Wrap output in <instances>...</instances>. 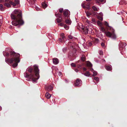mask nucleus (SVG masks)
<instances>
[{
    "instance_id": "obj_36",
    "label": "nucleus",
    "mask_w": 127,
    "mask_h": 127,
    "mask_svg": "<svg viewBox=\"0 0 127 127\" xmlns=\"http://www.w3.org/2000/svg\"><path fill=\"white\" fill-rule=\"evenodd\" d=\"M9 1V0H3L2 1L1 0H0V2H2V1L3 2H8Z\"/></svg>"
},
{
    "instance_id": "obj_22",
    "label": "nucleus",
    "mask_w": 127,
    "mask_h": 127,
    "mask_svg": "<svg viewBox=\"0 0 127 127\" xmlns=\"http://www.w3.org/2000/svg\"><path fill=\"white\" fill-rule=\"evenodd\" d=\"M92 8L94 11H97L98 9H99V8H97L95 6H92Z\"/></svg>"
},
{
    "instance_id": "obj_25",
    "label": "nucleus",
    "mask_w": 127,
    "mask_h": 127,
    "mask_svg": "<svg viewBox=\"0 0 127 127\" xmlns=\"http://www.w3.org/2000/svg\"><path fill=\"white\" fill-rule=\"evenodd\" d=\"M87 64L88 66L89 67H92V64L90 62H88L87 63Z\"/></svg>"
},
{
    "instance_id": "obj_43",
    "label": "nucleus",
    "mask_w": 127,
    "mask_h": 127,
    "mask_svg": "<svg viewBox=\"0 0 127 127\" xmlns=\"http://www.w3.org/2000/svg\"><path fill=\"white\" fill-rule=\"evenodd\" d=\"M101 45L102 46V47H103L104 48H105V46H104V43H101Z\"/></svg>"
},
{
    "instance_id": "obj_38",
    "label": "nucleus",
    "mask_w": 127,
    "mask_h": 127,
    "mask_svg": "<svg viewBox=\"0 0 127 127\" xmlns=\"http://www.w3.org/2000/svg\"><path fill=\"white\" fill-rule=\"evenodd\" d=\"M97 23L98 25L100 26H101L102 25L101 23L99 21H97Z\"/></svg>"
},
{
    "instance_id": "obj_12",
    "label": "nucleus",
    "mask_w": 127,
    "mask_h": 127,
    "mask_svg": "<svg viewBox=\"0 0 127 127\" xmlns=\"http://www.w3.org/2000/svg\"><path fill=\"white\" fill-rule=\"evenodd\" d=\"M11 19L13 20L17 19H19V17H18V15L16 17L15 15L13 14H11Z\"/></svg>"
},
{
    "instance_id": "obj_23",
    "label": "nucleus",
    "mask_w": 127,
    "mask_h": 127,
    "mask_svg": "<svg viewBox=\"0 0 127 127\" xmlns=\"http://www.w3.org/2000/svg\"><path fill=\"white\" fill-rule=\"evenodd\" d=\"M85 13L86 14L87 16L88 17H89V16L91 15V13L89 11H85Z\"/></svg>"
},
{
    "instance_id": "obj_45",
    "label": "nucleus",
    "mask_w": 127,
    "mask_h": 127,
    "mask_svg": "<svg viewBox=\"0 0 127 127\" xmlns=\"http://www.w3.org/2000/svg\"><path fill=\"white\" fill-rule=\"evenodd\" d=\"M63 10V9L62 8L60 9H59V11L60 13L62 12Z\"/></svg>"
},
{
    "instance_id": "obj_26",
    "label": "nucleus",
    "mask_w": 127,
    "mask_h": 127,
    "mask_svg": "<svg viewBox=\"0 0 127 127\" xmlns=\"http://www.w3.org/2000/svg\"><path fill=\"white\" fill-rule=\"evenodd\" d=\"M4 5L7 7H11V6L10 4L8 3H5L4 4Z\"/></svg>"
},
{
    "instance_id": "obj_60",
    "label": "nucleus",
    "mask_w": 127,
    "mask_h": 127,
    "mask_svg": "<svg viewBox=\"0 0 127 127\" xmlns=\"http://www.w3.org/2000/svg\"><path fill=\"white\" fill-rule=\"evenodd\" d=\"M91 0H86V1H91Z\"/></svg>"
},
{
    "instance_id": "obj_18",
    "label": "nucleus",
    "mask_w": 127,
    "mask_h": 127,
    "mask_svg": "<svg viewBox=\"0 0 127 127\" xmlns=\"http://www.w3.org/2000/svg\"><path fill=\"white\" fill-rule=\"evenodd\" d=\"M65 23L69 25H70L71 24V21L69 19H66L65 21Z\"/></svg>"
},
{
    "instance_id": "obj_16",
    "label": "nucleus",
    "mask_w": 127,
    "mask_h": 127,
    "mask_svg": "<svg viewBox=\"0 0 127 127\" xmlns=\"http://www.w3.org/2000/svg\"><path fill=\"white\" fill-rule=\"evenodd\" d=\"M42 5L44 8H45L47 6V5L46 4L45 2L41 3Z\"/></svg>"
},
{
    "instance_id": "obj_48",
    "label": "nucleus",
    "mask_w": 127,
    "mask_h": 127,
    "mask_svg": "<svg viewBox=\"0 0 127 127\" xmlns=\"http://www.w3.org/2000/svg\"><path fill=\"white\" fill-rule=\"evenodd\" d=\"M64 24L62 23H61L59 24V25L60 26H61L62 27L63 26H64Z\"/></svg>"
},
{
    "instance_id": "obj_30",
    "label": "nucleus",
    "mask_w": 127,
    "mask_h": 127,
    "mask_svg": "<svg viewBox=\"0 0 127 127\" xmlns=\"http://www.w3.org/2000/svg\"><path fill=\"white\" fill-rule=\"evenodd\" d=\"M64 28L66 30L68 29L69 28V26H67L65 24L64 25Z\"/></svg>"
},
{
    "instance_id": "obj_62",
    "label": "nucleus",
    "mask_w": 127,
    "mask_h": 127,
    "mask_svg": "<svg viewBox=\"0 0 127 127\" xmlns=\"http://www.w3.org/2000/svg\"><path fill=\"white\" fill-rule=\"evenodd\" d=\"M93 21L94 22H95V20H93Z\"/></svg>"
},
{
    "instance_id": "obj_54",
    "label": "nucleus",
    "mask_w": 127,
    "mask_h": 127,
    "mask_svg": "<svg viewBox=\"0 0 127 127\" xmlns=\"http://www.w3.org/2000/svg\"><path fill=\"white\" fill-rule=\"evenodd\" d=\"M75 71L76 72H78V70L77 69H76L75 70Z\"/></svg>"
},
{
    "instance_id": "obj_24",
    "label": "nucleus",
    "mask_w": 127,
    "mask_h": 127,
    "mask_svg": "<svg viewBox=\"0 0 127 127\" xmlns=\"http://www.w3.org/2000/svg\"><path fill=\"white\" fill-rule=\"evenodd\" d=\"M90 3H88L86 5L85 8L88 9H90Z\"/></svg>"
},
{
    "instance_id": "obj_14",
    "label": "nucleus",
    "mask_w": 127,
    "mask_h": 127,
    "mask_svg": "<svg viewBox=\"0 0 127 127\" xmlns=\"http://www.w3.org/2000/svg\"><path fill=\"white\" fill-rule=\"evenodd\" d=\"M14 13L15 14H18V15L20 14H21V16H22V14L21 12H19L17 9H15L14 11Z\"/></svg>"
},
{
    "instance_id": "obj_41",
    "label": "nucleus",
    "mask_w": 127,
    "mask_h": 127,
    "mask_svg": "<svg viewBox=\"0 0 127 127\" xmlns=\"http://www.w3.org/2000/svg\"><path fill=\"white\" fill-rule=\"evenodd\" d=\"M67 50V48L66 47L64 48L63 49V50L64 52H65Z\"/></svg>"
},
{
    "instance_id": "obj_11",
    "label": "nucleus",
    "mask_w": 127,
    "mask_h": 127,
    "mask_svg": "<svg viewBox=\"0 0 127 127\" xmlns=\"http://www.w3.org/2000/svg\"><path fill=\"white\" fill-rule=\"evenodd\" d=\"M125 45V43L120 44L119 45L120 50V51L122 50H123L122 49L124 47Z\"/></svg>"
},
{
    "instance_id": "obj_46",
    "label": "nucleus",
    "mask_w": 127,
    "mask_h": 127,
    "mask_svg": "<svg viewBox=\"0 0 127 127\" xmlns=\"http://www.w3.org/2000/svg\"><path fill=\"white\" fill-rule=\"evenodd\" d=\"M35 8V9L37 11H39L40 10V8L37 7H36Z\"/></svg>"
},
{
    "instance_id": "obj_2",
    "label": "nucleus",
    "mask_w": 127,
    "mask_h": 127,
    "mask_svg": "<svg viewBox=\"0 0 127 127\" xmlns=\"http://www.w3.org/2000/svg\"><path fill=\"white\" fill-rule=\"evenodd\" d=\"M34 69L35 72V74L33 75L31 73L29 75L27 72H25L24 74L25 77L29 78V80L32 81L33 83L37 82V80L39 78V69L37 66L35 65H34Z\"/></svg>"
},
{
    "instance_id": "obj_40",
    "label": "nucleus",
    "mask_w": 127,
    "mask_h": 127,
    "mask_svg": "<svg viewBox=\"0 0 127 127\" xmlns=\"http://www.w3.org/2000/svg\"><path fill=\"white\" fill-rule=\"evenodd\" d=\"M104 24L105 25L108 26V27H109V26L108 25V24L107 22L105 21L104 22Z\"/></svg>"
},
{
    "instance_id": "obj_61",
    "label": "nucleus",
    "mask_w": 127,
    "mask_h": 127,
    "mask_svg": "<svg viewBox=\"0 0 127 127\" xmlns=\"http://www.w3.org/2000/svg\"><path fill=\"white\" fill-rule=\"evenodd\" d=\"M96 3H99V2H98V1H97L96 2Z\"/></svg>"
},
{
    "instance_id": "obj_34",
    "label": "nucleus",
    "mask_w": 127,
    "mask_h": 127,
    "mask_svg": "<svg viewBox=\"0 0 127 127\" xmlns=\"http://www.w3.org/2000/svg\"><path fill=\"white\" fill-rule=\"evenodd\" d=\"M98 18L100 20H102L103 19L102 17L100 16H98Z\"/></svg>"
},
{
    "instance_id": "obj_5",
    "label": "nucleus",
    "mask_w": 127,
    "mask_h": 127,
    "mask_svg": "<svg viewBox=\"0 0 127 127\" xmlns=\"http://www.w3.org/2000/svg\"><path fill=\"white\" fill-rule=\"evenodd\" d=\"M81 28L82 30L86 34H87L88 33L89 26H88L86 27H84L82 26Z\"/></svg>"
},
{
    "instance_id": "obj_39",
    "label": "nucleus",
    "mask_w": 127,
    "mask_h": 127,
    "mask_svg": "<svg viewBox=\"0 0 127 127\" xmlns=\"http://www.w3.org/2000/svg\"><path fill=\"white\" fill-rule=\"evenodd\" d=\"M0 9L1 10H3V5L1 4L0 5Z\"/></svg>"
},
{
    "instance_id": "obj_42",
    "label": "nucleus",
    "mask_w": 127,
    "mask_h": 127,
    "mask_svg": "<svg viewBox=\"0 0 127 127\" xmlns=\"http://www.w3.org/2000/svg\"><path fill=\"white\" fill-rule=\"evenodd\" d=\"M81 6H82V7H83V8H85L86 7L85 6V5L84 3H82Z\"/></svg>"
},
{
    "instance_id": "obj_37",
    "label": "nucleus",
    "mask_w": 127,
    "mask_h": 127,
    "mask_svg": "<svg viewBox=\"0 0 127 127\" xmlns=\"http://www.w3.org/2000/svg\"><path fill=\"white\" fill-rule=\"evenodd\" d=\"M15 3L17 4H18L19 3V0H15L14 1Z\"/></svg>"
},
{
    "instance_id": "obj_17",
    "label": "nucleus",
    "mask_w": 127,
    "mask_h": 127,
    "mask_svg": "<svg viewBox=\"0 0 127 127\" xmlns=\"http://www.w3.org/2000/svg\"><path fill=\"white\" fill-rule=\"evenodd\" d=\"M45 96L47 98L49 99L51 97V95L49 93H47L45 94Z\"/></svg>"
},
{
    "instance_id": "obj_44",
    "label": "nucleus",
    "mask_w": 127,
    "mask_h": 127,
    "mask_svg": "<svg viewBox=\"0 0 127 127\" xmlns=\"http://www.w3.org/2000/svg\"><path fill=\"white\" fill-rule=\"evenodd\" d=\"M99 53L100 55H101L103 54V53L102 51L100 50L99 52Z\"/></svg>"
},
{
    "instance_id": "obj_7",
    "label": "nucleus",
    "mask_w": 127,
    "mask_h": 127,
    "mask_svg": "<svg viewBox=\"0 0 127 127\" xmlns=\"http://www.w3.org/2000/svg\"><path fill=\"white\" fill-rule=\"evenodd\" d=\"M82 84V82L80 79H76V82L74 84L75 86H81Z\"/></svg>"
},
{
    "instance_id": "obj_59",
    "label": "nucleus",
    "mask_w": 127,
    "mask_h": 127,
    "mask_svg": "<svg viewBox=\"0 0 127 127\" xmlns=\"http://www.w3.org/2000/svg\"><path fill=\"white\" fill-rule=\"evenodd\" d=\"M122 2V3H123L124 2V1H123H123H121V2H119V3H121V2Z\"/></svg>"
},
{
    "instance_id": "obj_32",
    "label": "nucleus",
    "mask_w": 127,
    "mask_h": 127,
    "mask_svg": "<svg viewBox=\"0 0 127 127\" xmlns=\"http://www.w3.org/2000/svg\"><path fill=\"white\" fill-rule=\"evenodd\" d=\"M3 55L4 56H8L9 55V54L8 53L6 52H5L3 51Z\"/></svg>"
},
{
    "instance_id": "obj_50",
    "label": "nucleus",
    "mask_w": 127,
    "mask_h": 127,
    "mask_svg": "<svg viewBox=\"0 0 127 127\" xmlns=\"http://www.w3.org/2000/svg\"><path fill=\"white\" fill-rule=\"evenodd\" d=\"M99 15H100V16L102 17L103 16V14L102 13L100 12L99 14Z\"/></svg>"
},
{
    "instance_id": "obj_4",
    "label": "nucleus",
    "mask_w": 127,
    "mask_h": 127,
    "mask_svg": "<svg viewBox=\"0 0 127 127\" xmlns=\"http://www.w3.org/2000/svg\"><path fill=\"white\" fill-rule=\"evenodd\" d=\"M18 17H19L18 19H16V20L15 21L12 22V23L13 25L16 26L18 25H21L24 24V22L22 19V17L21 14H19L18 15Z\"/></svg>"
},
{
    "instance_id": "obj_35",
    "label": "nucleus",
    "mask_w": 127,
    "mask_h": 127,
    "mask_svg": "<svg viewBox=\"0 0 127 127\" xmlns=\"http://www.w3.org/2000/svg\"><path fill=\"white\" fill-rule=\"evenodd\" d=\"M70 64H71V66H72V67H76L75 64L74 63H72Z\"/></svg>"
},
{
    "instance_id": "obj_10",
    "label": "nucleus",
    "mask_w": 127,
    "mask_h": 127,
    "mask_svg": "<svg viewBox=\"0 0 127 127\" xmlns=\"http://www.w3.org/2000/svg\"><path fill=\"white\" fill-rule=\"evenodd\" d=\"M53 63L55 64H57L59 63L58 60L57 58H54L53 59Z\"/></svg>"
},
{
    "instance_id": "obj_57",
    "label": "nucleus",
    "mask_w": 127,
    "mask_h": 127,
    "mask_svg": "<svg viewBox=\"0 0 127 127\" xmlns=\"http://www.w3.org/2000/svg\"><path fill=\"white\" fill-rule=\"evenodd\" d=\"M54 68H55L56 70H58V69L57 67H54Z\"/></svg>"
},
{
    "instance_id": "obj_1",
    "label": "nucleus",
    "mask_w": 127,
    "mask_h": 127,
    "mask_svg": "<svg viewBox=\"0 0 127 127\" xmlns=\"http://www.w3.org/2000/svg\"><path fill=\"white\" fill-rule=\"evenodd\" d=\"M10 54L13 55L14 57L10 59L5 58V61L10 65L12 64V66L14 67H15L17 66L18 63L20 62V55L18 53H16L14 52H11Z\"/></svg>"
},
{
    "instance_id": "obj_33",
    "label": "nucleus",
    "mask_w": 127,
    "mask_h": 127,
    "mask_svg": "<svg viewBox=\"0 0 127 127\" xmlns=\"http://www.w3.org/2000/svg\"><path fill=\"white\" fill-rule=\"evenodd\" d=\"M94 79L97 81H99V78H98L97 77H95L94 78Z\"/></svg>"
},
{
    "instance_id": "obj_20",
    "label": "nucleus",
    "mask_w": 127,
    "mask_h": 127,
    "mask_svg": "<svg viewBox=\"0 0 127 127\" xmlns=\"http://www.w3.org/2000/svg\"><path fill=\"white\" fill-rule=\"evenodd\" d=\"M105 68L108 71H110L112 69L111 67L109 66H106Z\"/></svg>"
},
{
    "instance_id": "obj_56",
    "label": "nucleus",
    "mask_w": 127,
    "mask_h": 127,
    "mask_svg": "<svg viewBox=\"0 0 127 127\" xmlns=\"http://www.w3.org/2000/svg\"><path fill=\"white\" fill-rule=\"evenodd\" d=\"M92 43H91L90 42L89 43V45L90 46H91L92 45Z\"/></svg>"
},
{
    "instance_id": "obj_6",
    "label": "nucleus",
    "mask_w": 127,
    "mask_h": 127,
    "mask_svg": "<svg viewBox=\"0 0 127 127\" xmlns=\"http://www.w3.org/2000/svg\"><path fill=\"white\" fill-rule=\"evenodd\" d=\"M55 15L57 17V22L58 23H60L62 19L60 14L58 13H56Z\"/></svg>"
},
{
    "instance_id": "obj_53",
    "label": "nucleus",
    "mask_w": 127,
    "mask_h": 127,
    "mask_svg": "<svg viewBox=\"0 0 127 127\" xmlns=\"http://www.w3.org/2000/svg\"><path fill=\"white\" fill-rule=\"evenodd\" d=\"M101 30L103 32L104 31V30L103 28L102 27L101 28Z\"/></svg>"
},
{
    "instance_id": "obj_29",
    "label": "nucleus",
    "mask_w": 127,
    "mask_h": 127,
    "mask_svg": "<svg viewBox=\"0 0 127 127\" xmlns=\"http://www.w3.org/2000/svg\"><path fill=\"white\" fill-rule=\"evenodd\" d=\"M33 68H32L30 67V68H28L27 70V71L30 72H31L32 71Z\"/></svg>"
},
{
    "instance_id": "obj_63",
    "label": "nucleus",
    "mask_w": 127,
    "mask_h": 127,
    "mask_svg": "<svg viewBox=\"0 0 127 127\" xmlns=\"http://www.w3.org/2000/svg\"><path fill=\"white\" fill-rule=\"evenodd\" d=\"M78 62L77 61V62H76V63H78Z\"/></svg>"
},
{
    "instance_id": "obj_52",
    "label": "nucleus",
    "mask_w": 127,
    "mask_h": 127,
    "mask_svg": "<svg viewBox=\"0 0 127 127\" xmlns=\"http://www.w3.org/2000/svg\"><path fill=\"white\" fill-rule=\"evenodd\" d=\"M78 67L79 68H81V65H79L78 66Z\"/></svg>"
},
{
    "instance_id": "obj_19",
    "label": "nucleus",
    "mask_w": 127,
    "mask_h": 127,
    "mask_svg": "<svg viewBox=\"0 0 127 127\" xmlns=\"http://www.w3.org/2000/svg\"><path fill=\"white\" fill-rule=\"evenodd\" d=\"M9 3L11 4L14 7L15 6H16V5L17 4L16 3L12 2V1H9Z\"/></svg>"
},
{
    "instance_id": "obj_49",
    "label": "nucleus",
    "mask_w": 127,
    "mask_h": 127,
    "mask_svg": "<svg viewBox=\"0 0 127 127\" xmlns=\"http://www.w3.org/2000/svg\"><path fill=\"white\" fill-rule=\"evenodd\" d=\"M63 40L62 39L60 38L59 39V41L61 42H62Z\"/></svg>"
},
{
    "instance_id": "obj_27",
    "label": "nucleus",
    "mask_w": 127,
    "mask_h": 127,
    "mask_svg": "<svg viewBox=\"0 0 127 127\" xmlns=\"http://www.w3.org/2000/svg\"><path fill=\"white\" fill-rule=\"evenodd\" d=\"M3 22V17L1 16H0V26Z\"/></svg>"
},
{
    "instance_id": "obj_47",
    "label": "nucleus",
    "mask_w": 127,
    "mask_h": 127,
    "mask_svg": "<svg viewBox=\"0 0 127 127\" xmlns=\"http://www.w3.org/2000/svg\"><path fill=\"white\" fill-rule=\"evenodd\" d=\"M68 37L69 38V39H72L73 38V36H71V35H69V37Z\"/></svg>"
},
{
    "instance_id": "obj_13",
    "label": "nucleus",
    "mask_w": 127,
    "mask_h": 127,
    "mask_svg": "<svg viewBox=\"0 0 127 127\" xmlns=\"http://www.w3.org/2000/svg\"><path fill=\"white\" fill-rule=\"evenodd\" d=\"M90 71L93 72V74L92 75L93 76H95L97 74V72L96 71H95L94 70L93 68H91L90 69Z\"/></svg>"
},
{
    "instance_id": "obj_55",
    "label": "nucleus",
    "mask_w": 127,
    "mask_h": 127,
    "mask_svg": "<svg viewBox=\"0 0 127 127\" xmlns=\"http://www.w3.org/2000/svg\"><path fill=\"white\" fill-rule=\"evenodd\" d=\"M83 69L84 71H86V69L85 68H83Z\"/></svg>"
},
{
    "instance_id": "obj_58",
    "label": "nucleus",
    "mask_w": 127,
    "mask_h": 127,
    "mask_svg": "<svg viewBox=\"0 0 127 127\" xmlns=\"http://www.w3.org/2000/svg\"><path fill=\"white\" fill-rule=\"evenodd\" d=\"M104 0H99V1L101 2H102Z\"/></svg>"
},
{
    "instance_id": "obj_64",
    "label": "nucleus",
    "mask_w": 127,
    "mask_h": 127,
    "mask_svg": "<svg viewBox=\"0 0 127 127\" xmlns=\"http://www.w3.org/2000/svg\"><path fill=\"white\" fill-rule=\"evenodd\" d=\"M103 61H105V60H104V59H103Z\"/></svg>"
},
{
    "instance_id": "obj_28",
    "label": "nucleus",
    "mask_w": 127,
    "mask_h": 127,
    "mask_svg": "<svg viewBox=\"0 0 127 127\" xmlns=\"http://www.w3.org/2000/svg\"><path fill=\"white\" fill-rule=\"evenodd\" d=\"M61 37L63 40H64L65 38V37L64 36V34L63 33H62L61 34Z\"/></svg>"
},
{
    "instance_id": "obj_9",
    "label": "nucleus",
    "mask_w": 127,
    "mask_h": 127,
    "mask_svg": "<svg viewBox=\"0 0 127 127\" xmlns=\"http://www.w3.org/2000/svg\"><path fill=\"white\" fill-rule=\"evenodd\" d=\"M53 87L52 86H47L45 87L46 90L48 91H51L53 90Z\"/></svg>"
},
{
    "instance_id": "obj_3",
    "label": "nucleus",
    "mask_w": 127,
    "mask_h": 127,
    "mask_svg": "<svg viewBox=\"0 0 127 127\" xmlns=\"http://www.w3.org/2000/svg\"><path fill=\"white\" fill-rule=\"evenodd\" d=\"M109 29L111 32L107 31L105 32L106 36L108 37L111 38L112 39H115L116 38V36L114 32V30L111 27L109 28Z\"/></svg>"
},
{
    "instance_id": "obj_51",
    "label": "nucleus",
    "mask_w": 127,
    "mask_h": 127,
    "mask_svg": "<svg viewBox=\"0 0 127 127\" xmlns=\"http://www.w3.org/2000/svg\"><path fill=\"white\" fill-rule=\"evenodd\" d=\"M58 75L60 76H61L62 75V73L61 72H59L58 73Z\"/></svg>"
},
{
    "instance_id": "obj_8",
    "label": "nucleus",
    "mask_w": 127,
    "mask_h": 127,
    "mask_svg": "<svg viewBox=\"0 0 127 127\" xmlns=\"http://www.w3.org/2000/svg\"><path fill=\"white\" fill-rule=\"evenodd\" d=\"M69 11L67 10H65L64 11V16L65 17H68V13Z\"/></svg>"
},
{
    "instance_id": "obj_15",
    "label": "nucleus",
    "mask_w": 127,
    "mask_h": 127,
    "mask_svg": "<svg viewBox=\"0 0 127 127\" xmlns=\"http://www.w3.org/2000/svg\"><path fill=\"white\" fill-rule=\"evenodd\" d=\"M92 41L93 42H95V43H97L98 42L99 40L97 38H93L92 39Z\"/></svg>"
},
{
    "instance_id": "obj_31",
    "label": "nucleus",
    "mask_w": 127,
    "mask_h": 127,
    "mask_svg": "<svg viewBox=\"0 0 127 127\" xmlns=\"http://www.w3.org/2000/svg\"><path fill=\"white\" fill-rule=\"evenodd\" d=\"M81 60L83 61H84L85 60V56L83 55L82 57H81Z\"/></svg>"
},
{
    "instance_id": "obj_21",
    "label": "nucleus",
    "mask_w": 127,
    "mask_h": 127,
    "mask_svg": "<svg viewBox=\"0 0 127 127\" xmlns=\"http://www.w3.org/2000/svg\"><path fill=\"white\" fill-rule=\"evenodd\" d=\"M84 75L86 76L89 77L90 75V74L89 72L87 71L84 74Z\"/></svg>"
}]
</instances>
